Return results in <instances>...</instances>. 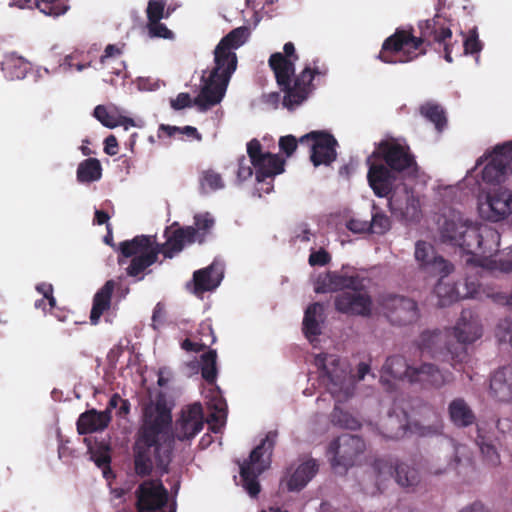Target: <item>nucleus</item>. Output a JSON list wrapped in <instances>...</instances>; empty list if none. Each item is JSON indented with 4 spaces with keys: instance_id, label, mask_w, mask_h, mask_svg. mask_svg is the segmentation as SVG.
<instances>
[{
    "instance_id": "obj_1",
    "label": "nucleus",
    "mask_w": 512,
    "mask_h": 512,
    "mask_svg": "<svg viewBox=\"0 0 512 512\" xmlns=\"http://www.w3.org/2000/svg\"><path fill=\"white\" fill-rule=\"evenodd\" d=\"M443 242L458 246L469 255L466 262L489 271L512 273V249L506 251L498 260L500 234L492 226L471 222L463 215L449 209L437 220Z\"/></svg>"
},
{
    "instance_id": "obj_2",
    "label": "nucleus",
    "mask_w": 512,
    "mask_h": 512,
    "mask_svg": "<svg viewBox=\"0 0 512 512\" xmlns=\"http://www.w3.org/2000/svg\"><path fill=\"white\" fill-rule=\"evenodd\" d=\"M418 28L419 36L414 35L412 27L396 28L382 43L377 59L386 64L408 63L426 54L425 45L438 44L443 46L445 60L451 63L455 45L450 43L452 31L449 20L436 14L431 19L420 21Z\"/></svg>"
},
{
    "instance_id": "obj_3",
    "label": "nucleus",
    "mask_w": 512,
    "mask_h": 512,
    "mask_svg": "<svg viewBox=\"0 0 512 512\" xmlns=\"http://www.w3.org/2000/svg\"><path fill=\"white\" fill-rule=\"evenodd\" d=\"M171 421L170 410L164 403L146 406L144 423L134 447L135 471L138 475H148L154 468L160 473L167 471L173 444Z\"/></svg>"
},
{
    "instance_id": "obj_4",
    "label": "nucleus",
    "mask_w": 512,
    "mask_h": 512,
    "mask_svg": "<svg viewBox=\"0 0 512 512\" xmlns=\"http://www.w3.org/2000/svg\"><path fill=\"white\" fill-rule=\"evenodd\" d=\"M283 51L284 54L273 53L268 63L274 72L278 86L284 92L283 105L288 109H294L313 93L315 90L313 81L326 77L328 68L325 65H318L319 60H313L312 65H306L299 74H295V62L299 57L295 52L294 44L285 43Z\"/></svg>"
},
{
    "instance_id": "obj_5",
    "label": "nucleus",
    "mask_w": 512,
    "mask_h": 512,
    "mask_svg": "<svg viewBox=\"0 0 512 512\" xmlns=\"http://www.w3.org/2000/svg\"><path fill=\"white\" fill-rule=\"evenodd\" d=\"M249 35L245 26L235 28L225 35L214 49V67L204 80L201 93L195 98V105L201 110L219 104L225 96L228 84L237 69L236 50L241 47Z\"/></svg>"
},
{
    "instance_id": "obj_6",
    "label": "nucleus",
    "mask_w": 512,
    "mask_h": 512,
    "mask_svg": "<svg viewBox=\"0 0 512 512\" xmlns=\"http://www.w3.org/2000/svg\"><path fill=\"white\" fill-rule=\"evenodd\" d=\"M167 240L163 245L156 243L154 236H137L130 241L120 244L119 250L124 257H132L127 267V274L133 277L139 276L146 268L156 262L159 253L166 258H172L183 248L195 242L201 243L203 235L195 232L194 226L166 231Z\"/></svg>"
},
{
    "instance_id": "obj_7",
    "label": "nucleus",
    "mask_w": 512,
    "mask_h": 512,
    "mask_svg": "<svg viewBox=\"0 0 512 512\" xmlns=\"http://www.w3.org/2000/svg\"><path fill=\"white\" fill-rule=\"evenodd\" d=\"M315 365L320 370L322 383L335 399L333 422L347 429L358 428L359 421L340 407L353 395L355 388V380L350 375L347 363L332 354H319L315 357Z\"/></svg>"
},
{
    "instance_id": "obj_8",
    "label": "nucleus",
    "mask_w": 512,
    "mask_h": 512,
    "mask_svg": "<svg viewBox=\"0 0 512 512\" xmlns=\"http://www.w3.org/2000/svg\"><path fill=\"white\" fill-rule=\"evenodd\" d=\"M338 290H343L335 299L338 311L357 315H366L370 312L371 300L358 276L326 272L319 274L314 280L316 293H330Z\"/></svg>"
},
{
    "instance_id": "obj_9",
    "label": "nucleus",
    "mask_w": 512,
    "mask_h": 512,
    "mask_svg": "<svg viewBox=\"0 0 512 512\" xmlns=\"http://www.w3.org/2000/svg\"><path fill=\"white\" fill-rule=\"evenodd\" d=\"M283 171V159L266 150L257 139H252L247 143V157L242 156L238 160L236 173L240 182L250 179L255 174L260 184L257 192L261 197L262 192L268 194L273 190L274 177Z\"/></svg>"
},
{
    "instance_id": "obj_10",
    "label": "nucleus",
    "mask_w": 512,
    "mask_h": 512,
    "mask_svg": "<svg viewBox=\"0 0 512 512\" xmlns=\"http://www.w3.org/2000/svg\"><path fill=\"white\" fill-rule=\"evenodd\" d=\"M409 382H427L440 386L449 381V375L436 369L433 365L424 363L419 367L408 365L401 356L390 357L386 360L381 372L380 381L387 390L394 389L400 380Z\"/></svg>"
},
{
    "instance_id": "obj_11",
    "label": "nucleus",
    "mask_w": 512,
    "mask_h": 512,
    "mask_svg": "<svg viewBox=\"0 0 512 512\" xmlns=\"http://www.w3.org/2000/svg\"><path fill=\"white\" fill-rule=\"evenodd\" d=\"M485 162L481 170V180H476L479 190L486 186L497 187L512 172V142L496 146L494 150L480 157L475 167L468 172L465 181H469L477 168Z\"/></svg>"
},
{
    "instance_id": "obj_12",
    "label": "nucleus",
    "mask_w": 512,
    "mask_h": 512,
    "mask_svg": "<svg viewBox=\"0 0 512 512\" xmlns=\"http://www.w3.org/2000/svg\"><path fill=\"white\" fill-rule=\"evenodd\" d=\"M275 438V433L267 434L252 450L249 458L239 463L242 486L251 497L257 496L260 492L258 477L270 466Z\"/></svg>"
},
{
    "instance_id": "obj_13",
    "label": "nucleus",
    "mask_w": 512,
    "mask_h": 512,
    "mask_svg": "<svg viewBox=\"0 0 512 512\" xmlns=\"http://www.w3.org/2000/svg\"><path fill=\"white\" fill-rule=\"evenodd\" d=\"M374 154L383 157L391 169L402 172L423 185L427 182L428 176L416 164L405 140L395 138L383 140Z\"/></svg>"
},
{
    "instance_id": "obj_14",
    "label": "nucleus",
    "mask_w": 512,
    "mask_h": 512,
    "mask_svg": "<svg viewBox=\"0 0 512 512\" xmlns=\"http://www.w3.org/2000/svg\"><path fill=\"white\" fill-rule=\"evenodd\" d=\"M476 205L482 219L492 223L506 220L512 216V190L502 186L481 188Z\"/></svg>"
},
{
    "instance_id": "obj_15",
    "label": "nucleus",
    "mask_w": 512,
    "mask_h": 512,
    "mask_svg": "<svg viewBox=\"0 0 512 512\" xmlns=\"http://www.w3.org/2000/svg\"><path fill=\"white\" fill-rule=\"evenodd\" d=\"M364 449V441L350 434H343L333 441L329 446L328 455L335 473L344 474L356 463Z\"/></svg>"
},
{
    "instance_id": "obj_16",
    "label": "nucleus",
    "mask_w": 512,
    "mask_h": 512,
    "mask_svg": "<svg viewBox=\"0 0 512 512\" xmlns=\"http://www.w3.org/2000/svg\"><path fill=\"white\" fill-rule=\"evenodd\" d=\"M138 512H175L174 504L168 505V491L160 480H145L135 490Z\"/></svg>"
},
{
    "instance_id": "obj_17",
    "label": "nucleus",
    "mask_w": 512,
    "mask_h": 512,
    "mask_svg": "<svg viewBox=\"0 0 512 512\" xmlns=\"http://www.w3.org/2000/svg\"><path fill=\"white\" fill-rule=\"evenodd\" d=\"M414 259L418 270L427 276H448L453 270V266L426 241L419 240L415 243Z\"/></svg>"
},
{
    "instance_id": "obj_18",
    "label": "nucleus",
    "mask_w": 512,
    "mask_h": 512,
    "mask_svg": "<svg viewBox=\"0 0 512 512\" xmlns=\"http://www.w3.org/2000/svg\"><path fill=\"white\" fill-rule=\"evenodd\" d=\"M377 479V489H380V483L390 479L395 471L396 482L403 486L409 487L415 485L419 481L418 471L405 463H398L392 458L377 459L373 467Z\"/></svg>"
},
{
    "instance_id": "obj_19",
    "label": "nucleus",
    "mask_w": 512,
    "mask_h": 512,
    "mask_svg": "<svg viewBox=\"0 0 512 512\" xmlns=\"http://www.w3.org/2000/svg\"><path fill=\"white\" fill-rule=\"evenodd\" d=\"M301 142L309 144L310 160L315 167L320 165L328 166L336 160L337 141L331 134L313 130L306 136L301 137Z\"/></svg>"
},
{
    "instance_id": "obj_20",
    "label": "nucleus",
    "mask_w": 512,
    "mask_h": 512,
    "mask_svg": "<svg viewBox=\"0 0 512 512\" xmlns=\"http://www.w3.org/2000/svg\"><path fill=\"white\" fill-rule=\"evenodd\" d=\"M440 276L441 279L435 287V294L440 306H448L460 299L480 298L482 296L481 285L474 281L467 280L464 285L456 286L446 276Z\"/></svg>"
},
{
    "instance_id": "obj_21",
    "label": "nucleus",
    "mask_w": 512,
    "mask_h": 512,
    "mask_svg": "<svg viewBox=\"0 0 512 512\" xmlns=\"http://www.w3.org/2000/svg\"><path fill=\"white\" fill-rule=\"evenodd\" d=\"M384 308L389 321L398 326L415 323L419 311L415 301L402 296H389L384 300Z\"/></svg>"
},
{
    "instance_id": "obj_22",
    "label": "nucleus",
    "mask_w": 512,
    "mask_h": 512,
    "mask_svg": "<svg viewBox=\"0 0 512 512\" xmlns=\"http://www.w3.org/2000/svg\"><path fill=\"white\" fill-rule=\"evenodd\" d=\"M204 416L200 403H193L182 410L175 424V435L179 440L195 437L203 428Z\"/></svg>"
},
{
    "instance_id": "obj_23",
    "label": "nucleus",
    "mask_w": 512,
    "mask_h": 512,
    "mask_svg": "<svg viewBox=\"0 0 512 512\" xmlns=\"http://www.w3.org/2000/svg\"><path fill=\"white\" fill-rule=\"evenodd\" d=\"M452 333L461 344H471L482 337L483 326L479 316L470 309H464L458 318Z\"/></svg>"
},
{
    "instance_id": "obj_24",
    "label": "nucleus",
    "mask_w": 512,
    "mask_h": 512,
    "mask_svg": "<svg viewBox=\"0 0 512 512\" xmlns=\"http://www.w3.org/2000/svg\"><path fill=\"white\" fill-rule=\"evenodd\" d=\"M93 116L106 128H131L138 127V124L124 110L114 104H101L94 108Z\"/></svg>"
},
{
    "instance_id": "obj_25",
    "label": "nucleus",
    "mask_w": 512,
    "mask_h": 512,
    "mask_svg": "<svg viewBox=\"0 0 512 512\" xmlns=\"http://www.w3.org/2000/svg\"><path fill=\"white\" fill-rule=\"evenodd\" d=\"M390 209L407 221H416L421 215L420 198L413 191L404 189V194L394 193L389 199Z\"/></svg>"
},
{
    "instance_id": "obj_26",
    "label": "nucleus",
    "mask_w": 512,
    "mask_h": 512,
    "mask_svg": "<svg viewBox=\"0 0 512 512\" xmlns=\"http://www.w3.org/2000/svg\"><path fill=\"white\" fill-rule=\"evenodd\" d=\"M317 467L316 461L313 459L304 461L295 468L291 467L282 480V484L289 491H300L315 476Z\"/></svg>"
},
{
    "instance_id": "obj_27",
    "label": "nucleus",
    "mask_w": 512,
    "mask_h": 512,
    "mask_svg": "<svg viewBox=\"0 0 512 512\" xmlns=\"http://www.w3.org/2000/svg\"><path fill=\"white\" fill-rule=\"evenodd\" d=\"M205 398L207 399V406L210 414L207 418V423L210 429L217 433L226 423L227 405L217 387H211Z\"/></svg>"
},
{
    "instance_id": "obj_28",
    "label": "nucleus",
    "mask_w": 512,
    "mask_h": 512,
    "mask_svg": "<svg viewBox=\"0 0 512 512\" xmlns=\"http://www.w3.org/2000/svg\"><path fill=\"white\" fill-rule=\"evenodd\" d=\"M224 276V266L219 261H214L209 267L194 273V293L200 294L216 289Z\"/></svg>"
},
{
    "instance_id": "obj_29",
    "label": "nucleus",
    "mask_w": 512,
    "mask_h": 512,
    "mask_svg": "<svg viewBox=\"0 0 512 512\" xmlns=\"http://www.w3.org/2000/svg\"><path fill=\"white\" fill-rule=\"evenodd\" d=\"M443 344V335L438 331H426L421 334L419 339V347L422 352L431 353L433 357L440 358L443 355L444 359L447 360L451 358L452 360L457 357L459 361L462 360L460 354H455L450 348L442 347Z\"/></svg>"
},
{
    "instance_id": "obj_30",
    "label": "nucleus",
    "mask_w": 512,
    "mask_h": 512,
    "mask_svg": "<svg viewBox=\"0 0 512 512\" xmlns=\"http://www.w3.org/2000/svg\"><path fill=\"white\" fill-rule=\"evenodd\" d=\"M324 322V307L320 303H313L305 310L303 318V331L306 338L314 344L317 337L321 334L322 324Z\"/></svg>"
},
{
    "instance_id": "obj_31",
    "label": "nucleus",
    "mask_w": 512,
    "mask_h": 512,
    "mask_svg": "<svg viewBox=\"0 0 512 512\" xmlns=\"http://www.w3.org/2000/svg\"><path fill=\"white\" fill-rule=\"evenodd\" d=\"M16 5L21 9H38L52 17L64 15L70 8L69 0H16Z\"/></svg>"
},
{
    "instance_id": "obj_32",
    "label": "nucleus",
    "mask_w": 512,
    "mask_h": 512,
    "mask_svg": "<svg viewBox=\"0 0 512 512\" xmlns=\"http://www.w3.org/2000/svg\"><path fill=\"white\" fill-rule=\"evenodd\" d=\"M111 420L109 411L98 412L90 410L82 413L77 421V430L80 434L93 433L104 430Z\"/></svg>"
},
{
    "instance_id": "obj_33",
    "label": "nucleus",
    "mask_w": 512,
    "mask_h": 512,
    "mask_svg": "<svg viewBox=\"0 0 512 512\" xmlns=\"http://www.w3.org/2000/svg\"><path fill=\"white\" fill-rule=\"evenodd\" d=\"M368 181L374 193L379 197L387 196L392 187L390 171L384 165L371 164Z\"/></svg>"
},
{
    "instance_id": "obj_34",
    "label": "nucleus",
    "mask_w": 512,
    "mask_h": 512,
    "mask_svg": "<svg viewBox=\"0 0 512 512\" xmlns=\"http://www.w3.org/2000/svg\"><path fill=\"white\" fill-rule=\"evenodd\" d=\"M114 288L115 282L113 280H108L95 294L90 314L92 324L96 325L102 314L110 308L111 296Z\"/></svg>"
},
{
    "instance_id": "obj_35",
    "label": "nucleus",
    "mask_w": 512,
    "mask_h": 512,
    "mask_svg": "<svg viewBox=\"0 0 512 512\" xmlns=\"http://www.w3.org/2000/svg\"><path fill=\"white\" fill-rule=\"evenodd\" d=\"M490 388L500 400L512 397V366L497 371L491 379Z\"/></svg>"
},
{
    "instance_id": "obj_36",
    "label": "nucleus",
    "mask_w": 512,
    "mask_h": 512,
    "mask_svg": "<svg viewBox=\"0 0 512 512\" xmlns=\"http://www.w3.org/2000/svg\"><path fill=\"white\" fill-rule=\"evenodd\" d=\"M422 117L432 123L435 128H445L448 124L447 111L440 103L429 100L419 106Z\"/></svg>"
},
{
    "instance_id": "obj_37",
    "label": "nucleus",
    "mask_w": 512,
    "mask_h": 512,
    "mask_svg": "<svg viewBox=\"0 0 512 512\" xmlns=\"http://www.w3.org/2000/svg\"><path fill=\"white\" fill-rule=\"evenodd\" d=\"M451 421L457 426H468L474 422V414L462 399H455L449 405Z\"/></svg>"
},
{
    "instance_id": "obj_38",
    "label": "nucleus",
    "mask_w": 512,
    "mask_h": 512,
    "mask_svg": "<svg viewBox=\"0 0 512 512\" xmlns=\"http://www.w3.org/2000/svg\"><path fill=\"white\" fill-rule=\"evenodd\" d=\"M102 176V167L95 158H89L81 162L77 169V180L81 183L98 181Z\"/></svg>"
},
{
    "instance_id": "obj_39",
    "label": "nucleus",
    "mask_w": 512,
    "mask_h": 512,
    "mask_svg": "<svg viewBox=\"0 0 512 512\" xmlns=\"http://www.w3.org/2000/svg\"><path fill=\"white\" fill-rule=\"evenodd\" d=\"M157 138L167 145L171 141H200L201 135L197 130H157Z\"/></svg>"
},
{
    "instance_id": "obj_40",
    "label": "nucleus",
    "mask_w": 512,
    "mask_h": 512,
    "mask_svg": "<svg viewBox=\"0 0 512 512\" xmlns=\"http://www.w3.org/2000/svg\"><path fill=\"white\" fill-rule=\"evenodd\" d=\"M199 181L200 188L204 193H210L224 188L222 176L211 169L203 171Z\"/></svg>"
},
{
    "instance_id": "obj_41",
    "label": "nucleus",
    "mask_w": 512,
    "mask_h": 512,
    "mask_svg": "<svg viewBox=\"0 0 512 512\" xmlns=\"http://www.w3.org/2000/svg\"><path fill=\"white\" fill-rule=\"evenodd\" d=\"M201 372L202 377L210 384L213 385L216 375V352L211 350L202 355L201 358Z\"/></svg>"
},
{
    "instance_id": "obj_42",
    "label": "nucleus",
    "mask_w": 512,
    "mask_h": 512,
    "mask_svg": "<svg viewBox=\"0 0 512 512\" xmlns=\"http://www.w3.org/2000/svg\"><path fill=\"white\" fill-rule=\"evenodd\" d=\"M166 0H149L146 8L148 22H155L163 18H168L171 14L170 10H165Z\"/></svg>"
},
{
    "instance_id": "obj_43",
    "label": "nucleus",
    "mask_w": 512,
    "mask_h": 512,
    "mask_svg": "<svg viewBox=\"0 0 512 512\" xmlns=\"http://www.w3.org/2000/svg\"><path fill=\"white\" fill-rule=\"evenodd\" d=\"M11 79L23 78L27 71V65L21 59H8L3 62L2 68Z\"/></svg>"
},
{
    "instance_id": "obj_44",
    "label": "nucleus",
    "mask_w": 512,
    "mask_h": 512,
    "mask_svg": "<svg viewBox=\"0 0 512 512\" xmlns=\"http://www.w3.org/2000/svg\"><path fill=\"white\" fill-rule=\"evenodd\" d=\"M483 48L482 42L479 40L477 28L469 30L468 35L463 40L464 54H477Z\"/></svg>"
},
{
    "instance_id": "obj_45",
    "label": "nucleus",
    "mask_w": 512,
    "mask_h": 512,
    "mask_svg": "<svg viewBox=\"0 0 512 512\" xmlns=\"http://www.w3.org/2000/svg\"><path fill=\"white\" fill-rule=\"evenodd\" d=\"M215 219L209 212L198 213L194 216V229L205 237L214 226Z\"/></svg>"
},
{
    "instance_id": "obj_46",
    "label": "nucleus",
    "mask_w": 512,
    "mask_h": 512,
    "mask_svg": "<svg viewBox=\"0 0 512 512\" xmlns=\"http://www.w3.org/2000/svg\"><path fill=\"white\" fill-rule=\"evenodd\" d=\"M148 34L151 38L172 39L173 32L167 26L157 20L147 23Z\"/></svg>"
},
{
    "instance_id": "obj_47",
    "label": "nucleus",
    "mask_w": 512,
    "mask_h": 512,
    "mask_svg": "<svg viewBox=\"0 0 512 512\" xmlns=\"http://www.w3.org/2000/svg\"><path fill=\"white\" fill-rule=\"evenodd\" d=\"M436 420L433 422L432 425H422L418 423H414L413 425L409 426V429L420 436H430L433 434H437L441 431L442 425L438 417H435Z\"/></svg>"
},
{
    "instance_id": "obj_48",
    "label": "nucleus",
    "mask_w": 512,
    "mask_h": 512,
    "mask_svg": "<svg viewBox=\"0 0 512 512\" xmlns=\"http://www.w3.org/2000/svg\"><path fill=\"white\" fill-rule=\"evenodd\" d=\"M390 224L389 217L382 213L373 214L372 220L369 222L370 230L377 234H383L388 231Z\"/></svg>"
},
{
    "instance_id": "obj_49",
    "label": "nucleus",
    "mask_w": 512,
    "mask_h": 512,
    "mask_svg": "<svg viewBox=\"0 0 512 512\" xmlns=\"http://www.w3.org/2000/svg\"><path fill=\"white\" fill-rule=\"evenodd\" d=\"M36 290L43 295V299L37 300L35 302L36 308H42L45 300L48 301L50 309L54 308L56 305V300L53 297V287L49 283H41L36 286Z\"/></svg>"
},
{
    "instance_id": "obj_50",
    "label": "nucleus",
    "mask_w": 512,
    "mask_h": 512,
    "mask_svg": "<svg viewBox=\"0 0 512 512\" xmlns=\"http://www.w3.org/2000/svg\"><path fill=\"white\" fill-rule=\"evenodd\" d=\"M495 335L500 342H509L512 346V323L504 319L496 327Z\"/></svg>"
},
{
    "instance_id": "obj_51",
    "label": "nucleus",
    "mask_w": 512,
    "mask_h": 512,
    "mask_svg": "<svg viewBox=\"0 0 512 512\" xmlns=\"http://www.w3.org/2000/svg\"><path fill=\"white\" fill-rule=\"evenodd\" d=\"M130 404L126 399H123L120 395L114 394L108 403V407L105 411L111 413L112 409H118V414L126 415L129 412Z\"/></svg>"
},
{
    "instance_id": "obj_52",
    "label": "nucleus",
    "mask_w": 512,
    "mask_h": 512,
    "mask_svg": "<svg viewBox=\"0 0 512 512\" xmlns=\"http://www.w3.org/2000/svg\"><path fill=\"white\" fill-rule=\"evenodd\" d=\"M331 260L329 253L320 248L318 250L312 249L309 255L308 262L311 266H324Z\"/></svg>"
},
{
    "instance_id": "obj_53",
    "label": "nucleus",
    "mask_w": 512,
    "mask_h": 512,
    "mask_svg": "<svg viewBox=\"0 0 512 512\" xmlns=\"http://www.w3.org/2000/svg\"><path fill=\"white\" fill-rule=\"evenodd\" d=\"M199 345L202 348L207 347L215 342V336L213 334L212 327L209 323H202L199 328Z\"/></svg>"
},
{
    "instance_id": "obj_54",
    "label": "nucleus",
    "mask_w": 512,
    "mask_h": 512,
    "mask_svg": "<svg viewBox=\"0 0 512 512\" xmlns=\"http://www.w3.org/2000/svg\"><path fill=\"white\" fill-rule=\"evenodd\" d=\"M478 444L482 454L487 459L488 463H490L491 465H497L499 463V455L494 446L484 442L483 440L479 441Z\"/></svg>"
},
{
    "instance_id": "obj_55",
    "label": "nucleus",
    "mask_w": 512,
    "mask_h": 512,
    "mask_svg": "<svg viewBox=\"0 0 512 512\" xmlns=\"http://www.w3.org/2000/svg\"><path fill=\"white\" fill-rule=\"evenodd\" d=\"M279 147L287 156H290L297 147L296 138L292 135L281 137Z\"/></svg>"
},
{
    "instance_id": "obj_56",
    "label": "nucleus",
    "mask_w": 512,
    "mask_h": 512,
    "mask_svg": "<svg viewBox=\"0 0 512 512\" xmlns=\"http://www.w3.org/2000/svg\"><path fill=\"white\" fill-rule=\"evenodd\" d=\"M347 228L353 233H364L370 231L369 221L360 219H350L347 222Z\"/></svg>"
},
{
    "instance_id": "obj_57",
    "label": "nucleus",
    "mask_w": 512,
    "mask_h": 512,
    "mask_svg": "<svg viewBox=\"0 0 512 512\" xmlns=\"http://www.w3.org/2000/svg\"><path fill=\"white\" fill-rule=\"evenodd\" d=\"M171 107L175 110L190 107L192 99L188 93H179L175 99H171Z\"/></svg>"
},
{
    "instance_id": "obj_58",
    "label": "nucleus",
    "mask_w": 512,
    "mask_h": 512,
    "mask_svg": "<svg viewBox=\"0 0 512 512\" xmlns=\"http://www.w3.org/2000/svg\"><path fill=\"white\" fill-rule=\"evenodd\" d=\"M460 190L459 185L455 186H444L439 188V195L447 201H453L455 199H461L460 195H458Z\"/></svg>"
},
{
    "instance_id": "obj_59",
    "label": "nucleus",
    "mask_w": 512,
    "mask_h": 512,
    "mask_svg": "<svg viewBox=\"0 0 512 512\" xmlns=\"http://www.w3.org/2000/svg\"><path fill=\"white\" fill-rule=\"evenodd\" d=\"M173 379L172 371L167 367H162L158 371V385L160 387H166Z\"/></svg>"
},
{
    "instance_id": "obj_60",
    "label": "nucleus",
    "mask_w": 512,
    "mask_h": 512,
    "mask_svg": "<svg viewBox=\"0 0 512 512\" xmlns=\"http://www.w3.org/2000/svg\"><path fill=\"white\" fill-rule=\"evenodd\" d=\"M312 236H313V233L309 229L307 224L299 225L295 232V238L301 242L310 241Z\"/></svg>"
},
{
    "instance_id": "obj_61",
    "label": "nucleus",
    "mask_w": 512,
    "mask_h": 512,
    "mask_svg": "<svg viewBox=\"0 0 512 512\" xmlns=\"http://www.w3.org/2000/svg\"><path fill=\"white\" fill-rule=\"evenodd\" d=\"M122 53L121 49L114 44H109L106 46L104 50V54L100 58V62L104 63L107 58L114 57L120 55Z\"/></svg>"
},
{
    "instance_id": "obj_62",
    "label": "nucleus",
    "mask_w": 512,
    "mask_h": 512,
    "mask_svg": "<svg viewBox=\"0 0 512 512\" xmlns=\"http://www.w3.org/2000/svg\"><path fill=\"white\" fill-rule=\"evenodd\" d=\"M104 150L108 155L111 156L116 155L118 153L117 140L114 136H109L106 138Z\"/></svg>"
},
{
    "instance_id": "obj_63",
    "label": "nucleus",
    "mask_w": 512,
    "mask_h": 512,
    "mask_svg": "<svg viewBox=\"0 0 512 512\" xmlns=\"http://www.w3.org/2000/svg\"><path fill=\"white\" fill-rule=\"evenodd\" d=\"M93 460L94 462L96 463V465L99 467V468H103L105 469L109 462H110V457L107 453H102L100 455H95L93 454Z\"/></svg>"
},
{
    "instance_id": "obj_64",
    "label": "nucleus",
    "mask_w": 512,
    "mask_h": 512,
    "mask_svg": "<svg viewBox=\"0 0 512 512\" xmlns=\"http://www.w3.org/2000/svg\"><path fill=\"white\" fill-rule=\"evenodd\" d=\"M486 295L488 297H494L495 301H497L498 303L505 304V305L512 307V294L511 295L497 294L494 296L492 294L487 293Z\"/></svg>"
}]
</instances>
